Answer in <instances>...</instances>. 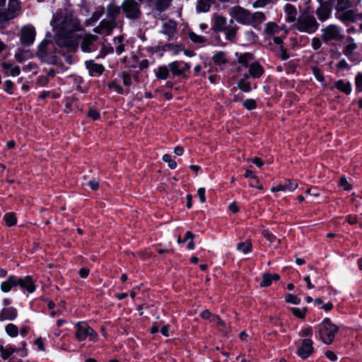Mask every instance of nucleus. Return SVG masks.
Segmentation results:
<instances>
[{
	"instance_id": "obj_35",
	"label": "nucleus",
	"mask_w": 362,
	"mask_h": 362,
	"mask_svg": "<svg viewBox=\"0 0 362 362\" xmlns=\"http://www.w3.org/2000/svg\"><path fill=\"white\" fill-rule=\"evenodd\" d=\"M280 27L274 22H269L265 25L264 33L265 35H276L279 34Z\"/></svg>"
},
{
	"instance_id": "obj_53",
	"label": "nucleus",
	"mask_w": 362,
	"mask_h": 362,
	"mask_svg": "<svg viewBox=\"0 0 362 362\" xmlns=\"http://www.w3.org/2000/svg\"><path fill=\"white\" fill-rule=\"evenodd\" d=\"M121 78L122 79L123 84L125 86H129L132 84V78L129 73L125 71L122 72L121 74Z\"/></svg>"
},
{
	"instance_id": "obj_64",
	"label": "nucleus",
	"mask_w": 362,
	"mask_h": 362,
	"mask_svg": "<svg viewBox=\"0 0 362 362\" xmlns=\"http://www.w3.org/2000/svg\"><path fill=\"white\" fill-rule=\"evenodd\" d=\"M211 322H214L217 325L224 326L225 322L216 315H214L212 318L210 320Z\"/></svg>"
},
{
	"instance_id": "obj_18",
	"label": "nucleus",
	"mask_w": 362,
	"mask_h": 362,
	"mask_svg": "<svg viewBox=\"0 0 362 362\" xmlns=\"http://www.w3.org/2000/svg\"><path fill=\"white\" fill-rule=\"evenodd\" d=\"M266 20V16L263 12L257 11L255 13L250 12V18L249 25L254 28H258L261 23Z\"/></svg>"
},
{
	"instance_id": "obj_30",
	"label": "nucleus",
	"mask_w": 362,
	"mask_h": 362,
	"mask_svg": "<svg viewBox=\"0 0 362 362\" xmlns=\"http://www.w3.org/2000/svg\"><path fill=\"white\" fill-rule=\"evenodd\" d=\"M14 286H17V276L12 275L6 281L1 283V289L3 292L7 293Z\"/></svg>"
},
{
	"instance_id": "obj_48",
	"label": "nucleus",
	"mask_w": 362,
	"mask_h": 362,
	"mask_svg": "<svg viewBox=\"0 0 362 362\" xmlns=\"http://www.w3.org/2000/svg\"><path fill=\"white\" fill-rule=\"evenodd\" d=\"M163 160L168 163V165L170 169L176 168L177 163L174 160L172 159L170 154H164L163 156Z\"/></svg>"
},
{
	"instance_id": "obj_23",
	"label": "nucleus",
	"mask_w": 362,
	"mask_h": 362,
	"mask_svg": "<svg viewBox=\"0 0 362 362\" xmlns=\"http://www.w3.org/2000/svg\"><path fill=\"white\" fill-rule=\"evenodd\" d=\"M176 23L173 21L165 22L162 25L161 33L166 35L170 39L176 33Z\"/></svg>"
},
{
	"instance_id": "obj_44",
	"label": "nucleus",
	"mask_w": 362,
	"mask_h": 362,
	"mask_svg": "<svg viewBox=\"0 0 362 362\" xmlns=\"http://www.w3.org/2000/svg\"><path fill=\"white\" fill-rule=\"evenodd\" d=\"M6 332L9 336H11L12 337H15L18 334V329L16 325H15L12 323H10L6 325Z\"/></svg>"
},
{
	"instance_id": "obj_49",
	"label": "nucleus",
	"mask_w": 362,
	"mask_h": 362,
	"mask_svg": "<svg viewBox=\"0 0 362 362\" xmlns=\"http://www.w3.org/2000/svg\"><path fill=\"white\" fill-rule=\"evenodd\" d=\"M272 282V274L269 273H264L262 276V281L260 282L261 287L269 286Z\"/></svg>"
},
{
	"instance_id": "obj_21",
	"label": "nucleus",
	"mask_w": 362,
	"mask_h": 362,
	"mask_svg": "<svg viewBox=\"0 0 362 362\" xmlns=\"http://www.w3.org/2000/svg\"><path fill=\"white\" fill-rule=\"evenodd\" d=\"M19 0H8L7 12L10 16H13V18L18 16L21 11V5Z\"/></svg>"
},
{
	"instance_id": "obj_45",
	"label": "nucleus",
	"mask_w": 362,
	"mask_h": 362,
	"mask_svg": "<svg viewBox=\"0 0 362 362\" xmlns=\"http://www.w3.org/2000/svg\"><path fill=\"white\" fill-rule=\"evenodd\" d=\"M292 313L294 316L300 318V319H304L305 316V313L307 312V308H291Z\"/></svg>"
},
{
	"instance_id": "obj_13",
	"label": "nucleus",
	"mask_w": 362,
	"mask_h": 362,
	"mask_svg": "<svg viewBox=\"0 0 362 362\" xmlns=\"http://www.w3.org/2000/svg\"><path fill=\"white\" fill-rule=\"evenodd\" d=\"M17 286L23 291H26L30 293L35 291L34 281L30 276H26L23 278L17 276Z\"/></svg>"
},
{
	"instance_id": "obj_5",
	"label": "nucleus",
	"mask_w": 362,
	"mask_h": 362,
	"mask_svg": "<svg viewBox=\"0 0 362 362\" xmlns=\"http://www.w3.org/2000/svg\"><path fill=\"white\" fill-rule=\"evenodd\" d=\"M76 327L75 336L78 341H84L87 338L93 341L98 340V334L86 322H79Z\"/></svg>"
},
{
	"instance_id": "obj_63",
	"label": "nucleus",
	"mask_w": 362,
	"mask_h": 362,
	"mask_svg": "<svg viewBox=\"0 0 362 362\" xmlns=\"http://www.w3.org/2000/svg\"><path fill=\"white\" fill-rule=\"evenodd\" d=\"M313 334V329L311 327H306L299 332V336L300 337H307V336H311Z\"/></svg>"
},
{
	"instance_id": "obj_9",
	"label": "nucleus",
	"mask_w": 362,
	"mask_h": 362,
	"mask_svg": "<svg viewBox=\"0 0 362 362\" xmlns=\"http://www.w3.org/2000/svg\"><path fill=\"white\" fill-rule=\"evenodd\" d=\"M35 38V30L32 25L24 26L21 30V42L25 45L30 46L34 42Z\"/></svg>"
},
{
	"instance_id": "obj_7",
	"label": "nucleus",
	"mask_w": 362,
	"mask_h": 362,
	"mask_svg": "<svg viewBox=\"0 0 362 362\" xmlns=\"http://www.w3.org/2000/svg\"><path fill=\"white\" fill-rule=\"evenodd\" d=\"M170 73L173 76H179L187 78V72L189 71L191 66L188 63L183 61H175L168 64Z\"/></svg>"
},
{
	"instance_id": "obj_38",
	"label": "nucleus",
	"mask_w": 362,
	"mask_h": 362,
	"mask_svg": "<svg viewBox=\"0 0 362 362\" xmlns=\"http://www.w3.org/2000/svg\"><path fill=\"white\" fill-rule=\"evenodd\" d=\"M213 61L216 65L220 66L228 63V62L226 53L222 51L218 52L214 55Z\"/></svg>"
},
{
	"instance_id": "obj_20",
	"label": "nucleus",
	"mask_w": 362,
	"mask_h": 362,
	"mask_svg": "<svg viewBox=\"0 0 362 362\" xmlns=\"http://www.w3.org/2000/svg\"><path fill=\"white\" fill-rule=\"evenodd\" d=\"M332 11V7L327 4H321L316 10V15L318 19L321 21H325L327 20Z\"/></svg>"
},
{
	"instance_id": "obj_1",
	"label": "nucleus",
	"mask_w": 362,
	"mask_h": 362,
	"mask_svg": "<svg viewBox=\"0 0 362 362\" xmlns=\"http://www.w3.org/2000/svg\"><path fill=\"white\" fill-rule=\"evenodd\" d=\"M51 25L54 29H59L66 33L81 30L82 27L78 19L71 13L59 10L52 18Z\"/></svg>"
},
{
	"instance_id": "obj_57",
	"label": "nucleus",
	"mask_w": 362,
	"mask_h": 362,
	"mask_svg": "<svg viewBox=\"0 0 362 362\" xmlns=\"http://www.w3.org/2000/svg\"><path fill=\"white\" fill-rule=\"evenodd\" d=\"M313 73L315 77V78L318 81H322L324 79L323 75L318 67L314 66L313 67Z\"/></svg>"
},
{
	"instance_id": "obj_51",
	"label": "nucleus",
	"mask_w": 362,
	"mask_h": 362,
	"mask_svg": "<svg viewBox=\"0 0 362 362\" xmlns=\"http://www.w3.org/2000/svg\"><path fill=\"white\" fill-rule=\"evenodd\" d=\"M190 40L195 43H203L206 41V38L204 36L198 35L193 32L189 33Z\"/></svg>"
},
{
	"instance_id": "obj_31",
	"label": "nucleus",
	"mask_w": 362,
	"mask_h": 362,
	"mask_svg": "<svg viewBox=\"0 0 362 362\" xmlns=\"http://www.w3.org/2000/svg\"><path fill=\"white\" fill-rule=\"evenodd\" d=\"M348 41L349 42L348 45H346L343 50V53L345 56H346L350 60L354 61L353 59V53L354 51L356 49L357 45L354 42V39L352 37H349Z\"/></svg>"
},
{
	"instance_id": "obj_4",
	"label": "nucleus",
	"mask_w": 362,
	"mask_h": 362,
	"mask_svg": "<svg viewBox=\"0 0 362 362\" xmlns=\"http://www.w3.org/2000/svg\"><path fill=\"white\" fill-rule=\"evenodd\" d=\"M122 11L127 19L133 21L139 20L142 15L141 6L136 0H124Z\"/></svg>"
},
{
	"instance_id": "obj_33",
	"label": "nucleus",
	"mask_w": 362,
	"mask_h": 362,
	"mask_svg": "<svg viewBox=\"0 0 362 362\" xmlns=\"http://www.w3.org/2000/svg\"><path fill=\"white\" fill-rule=\"evenodd\" d=\"M274 42L279 45V56L282 60H286L289 58V54L287 53L286 49L283 47V40L280 37H275L274 38Z\"/></svg>"
},
{
	"instance_id": "obj_22",
	"label": "nucleus",
	"mask_w": 362,
	"mask_h": 362,
	"mask_svg": "<svg viewBox=\"0 0 362 362\" xmlns=\"http://www.w3.org/2000/svg\"><path fill=\"white\" fill-rule=\"evenodd\" d=\"M173 0H153L150 4L154 6L156 11L162 13L168 10Z\"/></svg>"
},
{
	"instance_id": "obj_3",
	"label": "nucleus",
	"mask_w": 362,
	"mask_h": 362,
	"mask_svg": "<svg viewBox=\"0 0 362 362\" xmlns=\"http://www.w3.org/2000/svg\"><path fill=\"white\" fill-rule=\"evenodd\" d=\"M317 330L320 339L326 344H331L335 334L339 332V327L332 323L330 319L325 318L318 326Z\"/></svg>"
},
{
	"instance_id": "obj_29",
	"label": "nucleus",
	"mask_w": 362,
	"mask_h": 362,
	"mask_svg": "<svg viewBox=\"0 0 362 362\" xmlns=\"http://www.w3.org/2000/svg\"><path fill=\"white\" fill-rule=\"evenodd\" d=\"M263 73L264 69L258 62L251 63L249 67L250 76L255 78H259Z\"/></svg>"
},
{
	"instance_id": "obj_60",
	"label": "nucleus",
	"mask_w": 362,
	"mask_h": 362,
	"mask_svg": "<svg viewBox=\"0 0 362 362\" xmlns=\"http://www.w3.org/2000/svg\"><path fill=\"white\" fill-rule=\"evenodd\" d=\"M311 45L313 49L317 50L320 48L322 43L318 37H313L311 41Z\"/></svg>"
},
{
	"instance_id": "obj_41",
	"label": "nucleus",
	"mask_w": 362,
	"mask_h": 362,
	"mask_svg": "<svg viewBox=\"0 0 362 362\" xmlns=\"http://www.w3.org/2000/svg\"><path fill=\"white\" fill-rule=\"evenodd\" d=\"M4 221L6 223V225L8 227L14 226L16 223L17 219L13 213L9 212L6 213L4 216Z\"/></svg>"
},
{
	"instance_id": "obj_55",
	"label": "nucleus",
	"mask_w": 362,
	"mask_h": 362,
	"mask_svg": "<svg viewBox=\"0 0 362 362\" xmlns=\"http://www.w3.org/2000/svg\"><path fill=\"white\" fill-rule=\"evenodd\" d=\"M11 19H13V16H10L6 11H0V23Z\"/></svg>"
},
{
	"instance_id": "obj_58",
	"label": "nucleus",
	"mask_w": 362,
	"mask_h": 362,
	"mask_svg": "<svg viewBox=\"0 0 362 362\" xmlns=\"http://www.w3.org/2000/svg\"><path fill=\"white\" fill-rule=\"evenodd\" d=\"M339 185L341 187H342L344 188V190H346V191H349L352 188L351 184H349V182L347 181V180L344 177H342L340 179Z\"/></svg>"
},
{
	"instance_id": "obj_34",
	"label": "nucleus",
	"mask_w": 362,
	"mask_h": 362,
	"mask_svg": "<svg viewBox=\"0 0 362 362\" xmlns=\"http://www.w3.org/2000/svg\"><path fill=\"white\" fill-rule=\"evenodd\" d=\"M95 36H90L85 38L81 42V47L84 52H90L93 50V44L95 40Z\"/></svg>"
},
{
	"instance_id": "obj_27",
	"label": "nucleus",
	"mask_w": 362,
	"mask_h": 362,
	"mask_svg": "<svg viewBox=\"0 0 362 362\" xmlns=\"http://www.w3.org/2000/svg\"><path fill=\"white\" fill-rule=\"evenodd\" d=\"M17 316V310L13 308H7L1 310L0 313V321L13 320Z\"/></svg>"
},
{
	"instance_id": "obj_10",
	"label": "nucleus",
	"mask_w": 362,
	"mask_h": 362,
	"mask_svg": "<svg viewBox=\"0 0 362 362\" xmlns=\"http://www.w3.org/2000/svg\"><path fill=\"white\" fill-rule=\"evenodd\" d=\"M335 16L337 19L344 23H354L361 18L354 10H344L336 12Z\"/></svg>"
},
{
	"instance_id": "obj_39",
	"label": "nucleus",
	"mask_w": 362,
	"mask_h": 362,
	"mask_svg": "<svg viewBox=\"0 0 362 362\" xmlns=\"http://www.w3.org/2000/svg\"><path fill=\"white\" fill-rule=\"evenodd\" d=\"M253 59H253V56L252 54L245 53L243 54L240 55L238 61L240 64H243V66H244L245 67H250V66L251 64L250 63Z\"/></svg>"
},
{
	"instance_id": "obj_16",
	"label": "nucleus",
	"mask_w": 362,
	"mask_h": 362,
	"mask_svg": "<svg viewBox=\"0 0 362 362\" xmlns=\"http://www.w3.org/2000/svg\"><path fill=\"white\" fill-rule=\"evenodd\" d=\"M212 21V30L215 32H221L228 23L226 18L218 13L214 14Z\"/></svg>"
},
{
	"instance_id": "obj_2",
	"label": "nucleus",
	"mask_w": 362,
	"mask_h": 362,
	"mask_svg": "<svg viewBox=\"0 0 362 362\" xmlns=\"http://www.w3.org/2000/svg\"><path fill=\"white\" fill-rule=\"evenodd\" d=\"M293 28L300 33L313 34L317 30L319 23L313 14L303 12L297 18Z\"/></svg>"
},
{
	"instance_id": "obj_52",
	"label": "nucleus",
	"mask_w": 362,
	"mask_h": 362,
	"mask_svg": "<svg viewBox=\"0 0 362 362\" xmlns=\"http://www.w3.org/2000/svg\"><path fill=\"white\" fill-rule=\"evenodd\" d=\"M243 106L247 110H254L257 107L256 101L254 99H247L244 101Z\"/></svg>"
},
{
	"instance_id": "obj_32",
	"label": "nucleus",
	"mask_w": 362,
	"mask_h": 362,
	"mask_svg": "<svg viewBox=\"0 0 362 362\" xmlns=\"http://www.w3.org/2000/svg\"><path fill=\"white\" fill-rule=\"evenodd\" d=\"M334 87L346 95H349L352 90L350 82L344 81V80H339L336 81L334 83Z\"/></svg>"
},
{
	"instance_id": "obj_24",
	"label": "nucleus",
	"mask_w": 362,
	"mask_h": 362,
	"mask_svg": "<svg viewBox=\"0 0 362 362\" xmlns=\"http://www.w3.org/2000/svg\"><path fill=\"white\" fill-rule=\"evenodd\" d=\"M121 11H122V5L117 6L114 3H110L107 6L106 16H107L116 21L117 17L120 15Z\"/></svg>"
},
{
	"instance_id": "obj_15",
	"label": "nucleus",
	"mask_w": 362,
	"mask_h": 362,
	"mask_svg": "<svg viewBox=\"0 0 362 362\" xmlns=\"http://www.w3.org/2000/svg\"><path fill=\"white\" fill-rule=\"evenodd\" d=\"M22 345H23V348L18 349H16L11 346L4 348V346H0V353H1V358L4 360H6L15 351L19 352L21 356H25L26 355V351L25 349V342L22 343Z\"/></svg>"
},
{
	"instance_id": "obj_50",
	"label": "nucleus",
	"mask_w": 362,
	"mask_h": 362,
	"mask_svg": "<svg viewBox=\"0 0 362 362\" xmlns=\"http://www.w3.org/2000/svg\"><path fill=\"white\" fill-rule=\"evenodd\" d=\"M355 86H356V91L357 93L362 92V73L359 72L356 74L355 77Z\"/></svg>"
},
{
	"instance_id": "obj_36",
	"label": "nucleus",
	"mask_w": 362,
	"mask_h": 362,
	"mask_svg": "<svg viewBox=\"0 0 362 362\" xmlns=\"http://www.w3.org/2000/svg\"><path fill=\"white\" fill-rule=\"evenodd\" d=\"M52 45L51 41L44 40L38 46L37 55L44 57L48 54L49 47Z\"/></svg>"
},
{
	"instance_id": "obj_42",
	"label": "nucleus",
	"mask_w": 362,
	"mask_h": 362,
	"mask_svg": "<svg viewBox=\"0 0 362 362\" xmlns=\"http://www.w3.org/2000/svg\"><path fill=\"white\" fill-rule=\"evenodd\" d=\"M237 249L241 250L244 254H247L252 250V244L250 242H242L237 245Z\"/></svg>"
},
{
	"instance_id": "obj_40",
	"label": "nucleus",
	"mask_w": 362,
	"mask_h": 362,
	"mask_svg": "<svg viewBox=\"0 0 362 362\" xmlns=\"http://www.w3.org/2000/svg\"><path fill=\"white\" fill-rule=\"evenodd\" d=\"M123 36H117L114 38L113 43L115 47V52L117 54H121L124 51V45L123 44Z\"/></svg>"
},
{
	"instance_id": "obj_61",
	"label": "nucleus",
	"mask_w": 362,
	"mask_h": 362,
	"mask_svg": "<svg viewBox=\"0 0 362 362\" xmlns=\"http://www.w3.org/2000/svg\"><path fill=\"white\" fill-rule=\"evenodd\" d=\"M88 117L93 120H97L100 117V113L93 109H90L88 112Z\"/></svg>"
},
{
	"instance_id": "obj_11",
	"label": "nucleus",
	"mask_w": 362,
	"mask_h": 362,
	"mask_svg": "<svg viewBox=\"0 0 362 362\" xmlns=\"http://www.w3.org/2000/svg\"><path fill=\"white\" fill-rule=\"evenodd\" d=\"M313 342L310 339L302 340L301 346L297 350V354L303 359L308 358L314 351Z\"/></svg>"
},
{
	"instance_id": "obj_6",
	"label": "nucleus",
	"mask_w": 362,
	"mask_h": 362,
	"mask_svg": "<svg viewBox=\"0 0 362 362\" xmlns=\"http://www.w3.org/2000/svg\"><path fill=\"white\" fill-rule=\"evenodd\" d=\"M321 37L322 40L327 43L329 41H339L343 38L341 28L336 25H329L321 30Z\"/></svg>"
},
{
	"instance_id": "obj_59",
	"label": "nucleus",
	"mask_w": 362,
	"mask_h": 362,
	"mask_svg": "<svg viewBox=\"0 0 362 362\" xmlns=\"http://www.w3.org/2000/svg\"><path fill=\"white\" fill-rule=\"evenodd\" d=\"M194 238V234L190 232V231H187L186 233H185V238H182V240L180 238V237L178 238L177 239V243L179 244H182V243H185L186 241H187L189 239H193Z\"/></svg>"
},
{
	"instance_id": "obj_37",
	"label": "nucleus",
	"mask_w": 362,
	"mask_h": 362,
	"mask_svg": "<svg viewBox=\"0 0 362 362\" xmlns=\"http://www.w3.org/2000/svg\"><path fill=\"white\" fill-rule=\"evenodd\" d=\"M170 73V69L165 66H159L155 71V75L158 79L165 80Z\"/></svg>"
},
{
	"instance_id": "obj_17",
	"label": "nucleus",
	"mask_w": 362,
	"mask_h": 362,
	"mask_svg": "<svg viewBox=\"0 0 362 362\" xmlns=\"http://www.w3.org/2000/svg\"><path fill=\"white\" fill-rule=\"evenodd\" d=\"M298 187V183L291 180H286L284 184L278 185L277 186L272 187L271 191L273 192L288 190L290 192L294 191Z\"/></svg>"
},
{
	"instance_id": "obj_25",
	"label": "nucleus",
	"mask_w": 362,
	"mask_h": 362,
	"mask_svg": "<svg viewBox=\"0 0 362 362\" xmlns=\"http://www.w3.org/2000/svg\"><path fill=\"white\" fill-rule=\"evenodd\" d=\"M284 11L286 13V21L287 23H293L297 20L296 15H297V11L295 6L290 4H286L284 7Z\"/></svg>"
},
{
	"instance_id": "obj_62",
	"label": "nucleus",
	"mask_w": 362,
	"mask_h": 362,
	"mask_svg": "<svg viewBox=\"0 0 362 362\" xmlns=\"http://www.w3.org/2000/svg\"><path fill=\"white\" fill-rule=\"evenodd\" d=\"M13 83L11 80H6L5 81L4 90L8 94H13Z\"/></svg>"
},
{
	"instance_id": "obj_43",
	"label": "nucleus",
	"mask_w": 362,
	"mask_h": 362,
	"mask_svg": "<svg viewBox=\"0 0 362 362\" xmlns=\"http://www.w3.org/2000/svg\"><path fill=\"white\" fill-rule=\"evenodd\" d=\"M350 6L349 0H337V4L335 6V9L337 12H339L341 11L346 10Z\"/></svg>"
},
{
	"instance_id": "obj_12",
	"label": "nucleus",
	"mask_w": 362,
	"mask_h": 362,
	"mask_svg": "<svg viewBox=\"0 0 362 362\" xmlns=\"http://www.w3.org/2000/svg\"><path fill=\"white\" fill-rule=\"evenodd\" d=\"M239 27L230 19L228 25L221 32H223L226 40L233 42L236 40V35Z\"/></svg>"
},
{
	"instance_id": "obj_26",
	"label": "nucleus",
	"mask_w": 362,
	"mask_h": 362,
	"mask_svg": "<svg viewBox=\"0 0 362 362\" xmlns=\"http://www.w3.org/2000/svg\"><path fill=\"white\" fill-rule=\"evenodd\" d=\"M1 66L6 76H17L21 73V69L18 66H13L11 64L6 62L2 63Z\"/></svg>"
},
{
	"instance_id": "obj_56",
	"label": "nucleus",
	"mask_w": 362,
	"mask_h": 362,
	"mask_svg": "<svg viewBox=\"0 0 362 362\" xmlns=\"http://www.w3.org/2000/svg\"><path fill=\"white\" fill-rule=\"evenodd\" d=\"M108 88L110 89H112L114 90L115 92H117V93H122L123 92V89L121 86H119L116 82L115 81H111L110 83H108Z\"/></svg>"
},
{
	"instance_id": "obj_28",
	"label": "nucleus",
	"mask_w": 362,
	"mask_h": 362,
	"mask_svg": "<svg viewBox=\"0 0 362 362\" xmlns=\"http://www.w3.org/2000/svg\"><path fill=\"white\" fill-rule=\"evenodd\" d=\"M215 0H197L196 10L197 13L208 12Z\"/></svg>"
},
{
	"instance_id": "obj_8",
	"label": "nucleus",
	"mask_w": 362,
	"mask_h": 362,
	"mask_svg": "<svg viewBox=\"0 0 362 362\" xmlns=\"http://www.w3.org/2000/svg\"><path fill=\"white\" fill-rule=\"evenodd\" d=\"M230 15L239 23L249 25L250 12L240 6H236L231 8Z\"/></svg>"
},
{
	"instance_id": "obj_14",
	"label": "nucleus",
	"mask_w": 362,
	"mask_h": 362,
	"mask_svg": "<svg viewBox=\"0 0 362 362\" xmlns=\"http://www.w3.org/2000/svg\"><path fill=\"white\" fill-rule=\"evenodd\" d=\"M116 26L117 22L106 16L105 19L101 21L99 26L95 28L94 31L95 33H102L103 31H105L107 34H110Z\"/></svg>"
},
{
	"instance_id": "obj_47",
	"label": "nucleus",
	"mask_w": 362,
	"mask_h": 362,
	"mask_svg": "<svg viewBox=\"0 0 362 362\" xmlns=\"http://www.w3.org/2000/svg\"><path fill=\"white\" fill-rule=\"evenodd\" d=\"M238 88L243 92H250L251 90L250 83L245 81V79H241L238 82Z\"/></svg>"
},
{
	"instance_id": "obj_19",
	"label": "nucleus",
	"mask_w": 362,
	"mask_h": 362,
	"mask_svg": "<svg viewBox=\"0 0 362 362\" xmlns=\"http://www.w3.org/2000/svg\"><path fill=\"white\" fill-rule=\"evenodd\" d=\"M85 64L91 76H100L105 70L102 64H96L93 60L86 61Z\"/></svg>"
},
{
	"instance_id": "obj_46",
	"label": "nucleus",
	"mask_w": 362,
	"mask_h": 362,
	"mask_svg": "<svg viewBox=\"0 0 362 362\" xmlns=\"http://www.w3.org/2000/svg\"><path fill=\"white\" fill-rule=\"evenodd\" d=\"M262 234L268 241H269L272 243L275 242H277L278 243H281L279 239H277L275 235H274L267 230H263Z\"/></svg>"
},
{
	"instance_id": "obj_54",
	"label": "nucleus",
	"mask_w": 362,
	"mask_h": 362,
	"mask_svg": "<svg viewBox=\"0 0 362 362\" xmlns=\"http://www.w3.org/2000/svg\"><path fill=\"white\" fill-rule=\"evenodd\" d=\"M286 301L294 305H298L300 303V299L293 294H287Z\"/></svg>"
}]
</instances>
